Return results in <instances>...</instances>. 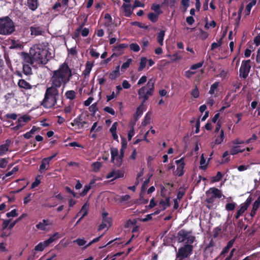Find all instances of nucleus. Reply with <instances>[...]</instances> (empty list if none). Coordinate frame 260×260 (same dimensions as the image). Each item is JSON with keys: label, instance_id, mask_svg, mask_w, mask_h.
Here are the masks:
<instances>
[{"label": "nucleus", "instance_id": "nucleus-9", "mask_svg": "<svg viewBox=\"0 0 260 260\" xmlns=\"http://www.w3.org/2000/svg\"><path fill=\"white\" fill-rule=\"evenodd\" d=\"M175 163L177 166L175 173L178 177H181L184 173V168L185 167V162L184 161V158L182 157L180 159L176 160Z\"/></svg>", "mask_w": 260, "mask_h": 260}, {"label": "nucleus", "instance_id": "nucleus-22", "mask_svg": "<svg viewBox=\"0 0 260 260\" xmlns=\"http://www.w3.org/2000/svg\"><path fill=\"white\" fill-rule=\"evenodd\" d=\"M260 205V201H258V199H257L253 203L252 205V209L250 213V215L251 217H253L255 214L258 208Z\"/></svg>", "mask_w": 260, "mask_h": 260}, {"label": "nucleus", "instance_id": "nucleus-19", "mask_svg": "<svg viewBox=\"0 0 260 260\" xmlns=\"http://www.w3.org/2000/svg\"><path fill=\"white\" fill-rule=\"evenodd\" d=\"M89 205L87 202L85 203L82 207L81 210L77 213V216L82 214V217H84L88 214Z\"/></svg>", "mask_w": 260, "mask_h": 260}, {"label": "nucleus", "instance_id": "nucleus-16", "mask_svg": "<svg viewBox=\"0 0 260 260\" xmlns=\"http://www.w3.org/2000/svg\"><path fill=\"white\" fill-rule=\"evenodd\" d=\"M170 199L171 198L168 196L165 200L161 199L159 201V206L164 211L166 210L168 207H170L171 206Z\"/></svg>", "mask_w": 260, "mask_h": 260}, {"label": "nucleus", "instance_id": "nucleus-43", "mask_svg": "<svg viewBox=\"0 0 260 260\" xmlns=\"http://www.w3.org/2000/svg\"><path fill=\"white\" fill-rule=\"evenodd\" d=\"M230 96V94L228 93L225 96L224 99H223V100L222 102V104L223 105V106H224L226 107V108L230 107L231 105V103L232 102V100L230 102L228 101Z\"/></svg>", "mask_w": 260, "mask_h": 260}, {"label": "nucleus", "instance_id": "nucleus-18", "mask_svg": "<svg viewBox=\"0 0 260 260\" xmlns=\"http://www.w3.org/2000/svg\"><path fill=\"white\" fill-rule=\"evenodd\" d=\"M95 183V180L92 179L90 181V183L89 184L86 185L84 186V187L82 190V191L80 193L79 197H84L86 196L87 193V192L89 191V190L91 188V185L94 184Z\"/></svg>", "mask_w": 260, "mask_h": 260}, {"label": "nucleus", "instance_id": "nucleus-55", "mask_svg": "<svg viewBox=\"0 0 260 260\" xmlns=\"http://www.w3.org/2000/svg\"><path fill=\"white\" fill-rule=\"evenodd\" d=\"M165 34H158L157 40V42L160 46L163 45L164 38Z\"/></svg>", "mask_w": 260, "mask_h": 260}, {"label": "nucleus", "instance_id": "nucleus-40", "mask_svg": "<svg viewBox=\"0 0 260 260\" xmlns=\"http://www.w3.org/2000/svg\"><path fill=\"white\" fill-rule=\"evenodd\" d=\"M16 123L17 125L12 128V129L14 131H18L20 128L22 127L25 125V123L19 118L18 119Z\"/></svg>", "mask_w": 260, "mask_h": 260}, {"label": "nucleus", "instance_id": "nucleus-20", "mask_svg": "<svg viewBox=\"0 0 260 260\" xmlns=\"http://www.w3.org/2000/svg\"><path fill=\"white\" fill-rule=\"evenodd\" d=\"M103 23L106 27H108V30H109V27L112 24V18L109 14H106L105 15Z\"/></svg>", "mask_w": 260, "mask_h": 260}, {"label": "nucleus", "instance_id": "nucleus-53", "mask_svg": "<svg viewBox=\"0 0 260 260\" xmlns=\"http://www.w3.org/2000/svg\"><path fill=\"white\" fill-rule=\"evenodd\" d=\"M68 146L78 147L79 148H83V146L82 145H81L79 143H78V142H75V141L69 143L65 145V147H68Z\"/></svg>", "mask_w": 260, "mask_h": 260}, {"label": "nucleus", "instance_id": "nucleus-4", "mask_svg": "<svg viewBox=\"0 0 260 260\" xmlns=\"http://www.w3.org/2000/svg\"><path fill=\"white\" fill-rule=\"evenodd\" d=\"M178 243L184 244H192L195 241L196 238L192 235L191 231L181 229L177 233L176 237Z\"/></svg>", "mask_w": 260, "mask_h": 260}, {"label": "nucleus", "instance_id": "nucleus-5", "mask_svg": "<svg viewBox=\"0 0 260 260\" xmlns=\"http://www.w3.org/2000/svg\"><path fill=\"white\" fill-rule=\"evenodd\" d=\"M15 28L14 23L9 16L0 18V32H13Z\"/></svg>", "mask_w": 260, "mask_h": 260}, {"label": "nucleus", "instance_id": "nucleus-38", "mask_svg": "<svg viewBox=\"0 0 260 260\" xmlns=\"http://www.w3.org/2000/svg\"><path fill=\"white\" fill-rule=\"evenodd\" d=\"M111 162H114L115 158L118 156V151L116 148H111Z\"/></svg>", "mask_w": 260, "mask_h": 260}, {"label": "nucleus", "instance_id": "nucleus-21", "mask_svg": "<svg viewBox=\"0 0 260 260\" xmlns=\"http://www.w3.org/2000/svg\"><path fill=\"white\" fill-rule=\"evenodd\" d=\"M122 8L125 13V16L126 17H129L132 13L131 5L130 4H124L122 6Z\"/></svg>", "mask_w": 260, "mask_h": 260}, {"label": "nucleus", "instance_id": "nucleus-27", "mask_svg": "<svg viewBox=\"0 0 260 260\" xmlns=\"http://www.w3.org/2000/svg\"><path fill=\"white\" fill-rule=\"evenodd\" d=\"M256 0H252L250 3L248 4L246 6L245 10V15H248L250 13V11L251 8L256 5Z\"/></svg>", "mask_w": 260, "mask_h": 260}, {"label": "nucleus", "instance_id": "nucleus-54", "mask_svg": "<svg viewBox=\"0 0 260 260\" xmlns=\"http://www.w3.org/2000/svg\"><path fill=\"white\" fill-rule=\"evenodd\" d=\"M11 219H5L3 220V223L2 224V231H4L7 228L9 229V223L11 222Z\"/></svg>", "mask_w": 260, "mask_h": 260}, {"label": "nucleus", "instance_id": "nucleus-52", "mask_svg": "<svg viewBox=\"0 0 260 260\" xmlns=\"http://www.w3.org/2000/svg\"><path fill=\"white\" fill-rule=\"evenodd\" d=\"M115 175L114 179H116L119 178H122L124 177V171L121 170H115Z\"/></svg>", "mask_w": 260, "mask_h": 260}, {"label": "nucleus", "instance_id": "nucleus-44", "mask_svg": "<svg viewBox=\"0 0 260 260\" xmlns=\"http://www.w3.org/2000/svg\"><path fill=\"white\" fill-rule=\"evenodd\" d=\"M236 206V203L235 202L227 203L225 205V209L228 211H231L235 209V207Z\"/></svg>", "mask_w": 260, "mask_h": 260}, {"label": "nucleus", "instance_id": "nucleus-26", "mask_svg": "<svg viewBox=\"0 0 260 260\" xmlns=\"http://www.w3.org/2000/svg\"><path fill=\"white\" fill-rule=\"evenodd\" d=\"M93 66L92 63H90L89 61H87L86 63V67L85 70L83 72V75L84 76V78H86V77H89L90 72L91 70L92 67Z\"/></svg>", "mask_w": 260, "mask_h": 260}, {"label": "nucleus", "instance_id": "nucleus-28", "mask_svg": "<svg viewBox=\"0 0 260 260\" xmlns=\"http://www.w3.org/2000/svg\"><path fill=\"white\" fill-rule=\"evenodd\" d=\"M245 150L244 149H241L240 146H235L230 149V153L232 155H236L239 152H243Z\"/></svg>", "mask_w": 260, "mask_h": 260}, {"label": "nucleus", "instance_id": "nucleus-64", "mask_svg": "<svg viewBox=\"0 0 260 260\" xmlns=\"http://www.w3.org/2000/svg\"><path fill=\"white\" fill-rule=\"evenodd\" d=\"M104 110L108 113H110V114H111L112 115H115V111L114 110V109L111 107H105L104 108Z\"/></svg>", "mask_w": 260, "mask_h": 260}, {"label": "nucleus", "instance_id": "nucleus-51", "mask_svg": "<svg viewBox=\"0 0 260 260\" xmlns=\"http://www.w3.org/2000/svg\"><path fill=\"white\" fill-rule=\"evenodd\" d=\"M49 163H47L46 161H45L44 159L43 158L41 161V164L40 166V171L42 173L43 170H47L46 166H49Z\"/></svg>", "mask_w": 260, "mask_h": 260}, {"label": "nucleus", "instance_id": "nucleus-17", "mask_svg": "<svg viewBox=\"0 0 260 260\" xmlns=\"http://www.w3.org/2000/svg\"><path fill=\"white\" fill-rule=\"evenodd\" d=\"M24 63H26L29 65H32L35 62V59H34V57L31 55L30 53L29 54L25 53L24 54V58H23Z\"/></svg>", "mask_w": 260, "mask_h": 260}, {"label": "nucleus", "instance_id": "nucleus-8", "mask_svg": "<svg viewBox=\"0 0 260 260\" xmlns=\"http://www.w3.org/2000/svg\"><path fill=\"white\" fill-rule=\"evenodd\" d=\"M128 44L122 43L117 44L113 46L112 51L114 52L113 56L118 57L124 53V49L128 47Z\"/></svg>", "mask_w": 260, "mask_h": 260}, {"label": "nucleus", "instance_id": "nucleus-61", "mask_svg": "<svg viewBox=\"0 0 260 260\" xmlns=\"http://www.w3.org/2000/svg\"><path fill=\"white\" fill-rule=\"evenodd\" d=\"M18 215L16 209H13L6 214L7 217H16Z\"/></svg>", "mask_w": 260, "mask_h": 260}, {"label": "nucleus", "instance_id": "nucleus-23", "mask_svg": "<svg viewBox=\"0 0 260 260\" xmlns=\"http://www.w3.org/2000/svg\"><path fill=\"white\" fill-rule=\"evenodd\" d=\"M27 5L31 10H36L38 7V2L37 0H27Z\"/></svg>", "mask_w": 260, "mask_h": 260}, {"label": "nucleus", "instance_id": "nucleus-57", "mask_svg": "<svg viewBox=\"0 0 260 260\" xmlns=\"http://www.w3.org/2000/svg\"><path fill=\"white\" fill-rule=\"evenodd\" d=\"M92 166L93 169L95 172L98 171L102 167V164L101 162L96 161L94 162L92 164Z\"/></svg>", "mask_w": 260, "mask_h": 260}, {"label": "nucleus", "instance_id": "nucleus-56", "mask_svg": "<svg viewBox=\"0 0 260 260\" xmlns=\"http://www.w3.org/2000/svg\"><path fill=\"white\" fill-rule=\"evenodd\" d=\"M64 189L68 193L72 194L74 197L77 198H79V196H78L77 194L72 190L69 186H66Z\"/></svg>", "mask_w": 260, "mask_h": 260}, {"label": "nucleus", "instance_id": "nucleus-29", "mask_svg": "<svg viewBox=\"0 0 260 260\" xmlns=\"http://www.w3.org/2000/svg\"><path fill=\"white\" fill-rule=\"evenodd\" d=\"M77 95V92L74 90H68L65 93V96L67 99L73 100L75 99Z\"/></svg>", "mask_w": 260, "mask_h": 260}, {"label": "nucleus", "instance_id": "nucleus-47", "mask_svg": "<svg viewBox=\"0 0 260 260\" xmlns=\"http://www.w3.org/2000/svg\"><path fill=\"white\" fill-rule=\"evenodd\" d=\"M132 58H128L127 59V60L123 63V64L121 66V71H124L127 68H128L131 64V63L132 62Z\"/></svg>", "mask_w": 260, "mask_h": 260}, {"label": "nucleus", "instance_id": "nucleus-45", "mask_svg": "<svg viewBox=\"0 0 260 260\" xmlns=\"http://www.w3.org/2000/svg\"><path fill=\"white\" fill-rule=\"evenodd\" d=\"M19 170V167L18 166H15V167H14L12 170L11 171H9L8 172H7L5 176L3 177V179H5L7 177H8L11 175H12L13 174H14V173H15L16 172H17Z\"/></svg>", "mask_w": 260, "mask_h": 260}, {"label": "nucleus", "instance_id": "nucleus-7", "mask_svg": "<svg viewBox=\"0 0 260 260\" xmlns=\"http://www.w3.org/2000/svg\"><path fill=\"white\" fill-rule=\"evenodd\" d=\"M251 60L250 59L244 60L242 62L239 69V76L243 79H246L251 69Z\"/></svg>", "mask_w": 260, "mask_h": 260}, {"label": "nucleus", "instance_id": "nucleus-6", "mask_svg": "<svg viewBox=\"0 0 260 260\" xmlns=\"http://www.w3.org/2000/svg\"><path fill=\"white\" fill-rule=\"evenodd\" d=\"M193 246L192 244H184L178 249L176 253V260H184L189 257L193 252Z\"/></svg>", "mask_w": 260, "mask_h": 260}, {"label": "nucleus", "instance_id": "nucleus-2", "mask_svg": "<svg viewBox=\"0 0 260 260\" xmlns=\"http://www.w3.org/2000/svg\"><path fill=\"white\" fill-rule=\"evenodd\" d=\"M154 90V82L152 79H150L148 81L146 86H143L138 90L139 99H143V101L141 106L137 108L136 112L134 115V121H131V122H135L136 123V121L141 117L143 113L141 106L148 100L150 96L153 94Z\"/></svg>", "mask_w": 260, "mask_h": 260}, {"label": "nucleus", "instance_id": "nucleus-46", "mask_svg": "<svg viewBox=\"0 0 260 260\" xmlns=\"http://www.w3.org/2000/svg\"><path fill=\"white\" fill-rule=\"evenodd\" d=\"M158 14H155L153 13H150L148 14V18L149 20H150L152 22H156L158 19Z\"/></svg>", "mask_w": 260, "mask_h": 260}, {"label": "nucleus", "instance_id": "nucleus-31", "mask_svg": "<svg viewBox=\"0 0 260 260\" xmlns=\"http://www.w3.org/2000/svg\"><path fill=\"white\" fill-rule=\"evenodd\" d=\"M119 76V67L117 66L115 70L111 72L109 74V78L111 80H115Z\"/></svg>", "mask_w": 260, "mask_h": 260}, {"label": "nucleus", "instance_id": "nucleus-12", "mask_svg": "<svg viewBox=\"0 0 260 260\" xmlns=\"http://www.w3.org/2000/svg\"><path fill=\"white\" fill-rule=\"evenodd\" d=\"M61 238V236L58 232L54 233L52 236L50 237L49 239L43 241V244L46 247H48L50 244L53 243L56 240Z\"/></svg>", "mask_w": 260, "mask_h": 260}, {"label": "nucleus", "instance_id": "nucleus-32", "mask_svg": "<svg viewBox=\"0 0 260 260\" xmlns=\"http://www.w3.org/2000/svg\"><path fill=\"white\" fill-rule=\"evenodd\" d=\"M147 62V58L145 57H142L140 59V62L139 63V67L138 69V71L139 72L142 71L146 67Z\"/></svg>", "mask_w": 260, "mask_h": 260}, {"label": "nucleus", "instance_id": "nucleus-15", "mask_svg": "<svg viewBox=\"0 0 260 260\" xmlns=\"http://www.w3.org/2000/svg\"><path fill=\"white\" fill-rule=\"evenodd\" d=\"M18 86L20 88H23L25 90L31 89L32 87L31 85L23 79H21L18 80Z\"/></svg>", "mask_w": 260, "mask_h": 260}, {"label": "nucleus", "instance_id": "nucleus-41", "mask_svg": "<svg viewBox=\"0 0 260 260\" xmlns=\"http://www.w3.org/2000/svg\"><path fill=\"white\" fill-rule=\"evenodd\" d=\"M130 50L135 52H139L140 50V46L137 43H131L128 45Z\"/></svg>", "mask_w": 260, "mask_h": 260}, {"label": "nucleus", "instance_id": "nucleus-10", "mask_svg": "<svg viewBox=\"0 0 260 260\" xmlns=\"http://www.w3.org/2000/svg\"><path fill=\"white\" fill-rule=\"evenodd\" d=\"M8 71L4 60L0 57V82L6 78Z\"/></svg>", "mask_w": 260, "mask_h": 260}, {"label": "nucleus", "instance_id": "nucleus-63", "mask_svg": "<svg viewBox=\"0 0 260 260\" xmlns=\"http://www.w3.org/2000/svg\"><path fill=\"white\" fill-rule=\"evenodd\" d=\"M8 161L6 158H1L0 159V168H5L6 167Z\"/></svg>", "mask_w": 260, "mask_h": 260}, {"label": "nucleus", "instance_id": "nucleus-39", "mask_svg": "<svg viewBox=\"0 0 260 260\" xmlns=\"http://www.w3.org/2000/svg\"><path fill=\"white\" fill-rule=\"evenodd\" d=\"M200 163L201 165L200 168L201 169L205 170L207 169L208 164H206V159L205 158L203 154H202L201 156V159H200Z\"/></svg>", "mask_w": 260, "mask_h": 260}, {"label": "nucleus", "instance_id": "nucleus-37", "mask_svg": "<svg viewBox=\"0 0 260 260\" xmlns=\"http://www.w3.org/2000/svg\"><path fill=\"white\" fill-rule=\"evenodd\" d=\"M219 82H215L212 85H211L209 93L212 95L214 94L215 91L217 90L218 87L219 86Z\"/></svg>", "mask_w": 260, "mask_h": 260}, {"label": "nucleus", "instance_id": "nucleus-49", "mask_svg": "<svg viewBox=\"0 0 260 260\" xmlns=\"http://www.w3.org/2000/svg\"><path fill=\"white\" fill-rule=\"evenodd\" d=\"M46 247L43 244V242L39 243L35 247V250L38 251H42Z\"/></svg>", "mask_w": 260, "mask_h": 260}, {"label": "nucleus", "instance_id": "nucleus-35", "mask_svg": "<svg viewBox=\"0 0 260 260\" xmlns=\"http://www.w3.org/2000/svg\"><path fill=\"white\" fill-rule=\"evenodd\" d=\"M224 138V132L222 129H221L220 132V135L218 136L215 140V144L217 145L221 144L223 142Z\"/></svg>", "mask_w": 260, "mask_h": 260}, {"label": "nucleus", "instance_id": "nucleus-14", "mask_svg": "<svg viewBox=\"0 0 260 260\" xmlns=\"http://www.w3.org/2000/svg\"><path fill=\"white\" fill-rule=\"evenodd\" d=\"M11 143V140L7 139L5 144L0 145V156L4 155L9 150Z\"/></svg>", "mask_w": 260, "mask_h": 260}, {"label": "nucleus", "instance_id": "nucleus-11", "mask_svg": "<svg viewBox=\"0 0 260 260\" xmlns=\"http://www.w3.org/2000/svg\"><path fill=\"white\" fill-rule=\"evenodd\" d=\"M61 238V236L58 232L54 233L52 236L50 237L49 239L43 241V244L46 247H48L50 244L53 243L56 240Z\"/></svg>", "mask_w": 260, "mask_h": 260}, {"label": "nucleus", "instance_id": "nucleus-34", "mask_svg": "<svg viewBox=\"0 0 260 260\" xmlns=\"http://www.w3.org/2000/svg\"><path fill=\"white\" fill-rule=\"evenodd\" d=\"M129 125L131 126V127L128 131V135H127V138H128V141L131 140L132 137L135 135L134 125H135V122H130Z\"/></svg>", "mask_w": 260, "mask_h": 260}, {"label": "nucleus", "instance_id": "nucleus-36", "mask_svg": "<svg viewBox=\"0 0 260 260\" xmlns=\"http://www.w3.org/2000/svg\"><path fill=\"white\" fill-rule=\"evenodd\" d=\"M222 177V174L220 172L218 171L217 172L216 176H213L211 178V181L212 183L218 182L221 180Z\"/></svg>", "mask_w": 260, "mask_h": 260}, {"label": "nucleus", "instance_id": "nucleus-59", "mask_svg": "<svg viewBox=\"0 0 260 260\" xmlns=\"http://www.w3.org/2000/svg\"><path fill=\"white\" fill-rule=\"evenodd\" d=\"M203 63H204V60H203L201 62H199L197 63L194 64L190 67V69L191 70H196L197 69H199L203 66Z\"/></svg>", "mask_w": 260, "mask_h": 260}, {"label": "nucleus", "instance_id": "nucleus-3", "mask_svg": "<svg viewBox=\"0 0 260 260\" xmlns=\"http://www.w3.org/2000/svg\"><path fill=\"white\" fill-rule=\"evenodd\" d=\"M30 54L33 56L35 62L40 64H47L52 57L48 47L44 43L34 45L30 49Z\"/></svg>", "mask_w": 260, "mask_h": 260}, {"label": "nucleus", "instance_id": "nucleus-58", "mask_svg": "<svg viewBox=\"0 0 260 260\" xmlns=\"http://www.w3.org/2000/svg\"><path fill=\"white\" fill-rule=\"evenodd\" d=\"M19 118L24 123L28 122L31 120V117L27 115H23Z\"/></svg>", "mask_w": 260, "mask_h": 260}, {"label": "nucleus", "instance_id": "nucleus-13", "mask_svg": "<svg viewBox=\"0 0 260 260\" xmlns=\"http://www.w3.org/2000/svg\"><path fill=\"white\" fill-rule=\"evenodd\" d=\"M82 115L80 114L74 119L73 121L71 123V124L72 126L75 127L76 129H80L82 128Z\"/></svg>", "mask_w": 260, "mask_h": 260}, {"label": "nucleus", "instance_id": "nucleus-42", "mask_svg": "<svg viewBox=\"0 0 260 260\" xmlns=\"http://www.w3.org/2000/svg\"><path fill=\"white\" fill-rule=\"evenodd\" d=\"M213 237L216 238L218 237L219 235L222 233V228L221 226H218L213 229Z\"/></svg>", "mask_w": 260, "mask_h": 260}, {"label": "nucleus", "instance_id": "nucleus-1", "mask_svg": "<svg viewBox=\"0 0 260 260\" xmlns=\"http://www.w3.org/2000/svg\"><path fill=\"white\" fill-rule=\"evenodd\" d=\"M72 76V69L66 62L61 64L57 70L52 71L50 78L51 85L47 88L41 105L45 108L54 107L58 99V89L62 85L64 87Z\"/></svg>", "mask_w": 260, "mask_h": 260}, {"label": "nucleus", "instance_id": "nucleus-33", "mask_svg": "<svg viewBox=\"0 0 260 260\" xmlns=\"http://www.w3.org/2000/svg\"><path fill=\"white\" fill-rule=\"evenodd\" d=\"M38 128L35 126H33L31 129L28 132L23 134V137L26 139H29L32 136V135L38 130Z\"/></svg>", "mask_w": 260, "mask_h": 260}, {"label": "nucleus", "instance_id": "nucleus-62", "mask_svg": "<svg viewBox=\"0 0 260 260\" xmlns=\"http://www.w3.org/2000/svg\"><path fill=\"white\" fill-rule=\"evenodd\" d=\"M191 95L194 98H198L199 96V91L197 86L192 90Z\"/></svg>", "mask_w": 260, "mask_h": 260}, {"label": "nucleus", "instance_id": "nucleus-24", "mask_svg": "<svg viewBox=\"0 0 260 260\" xmlns=\"http://www.w3.org/2000/svg\"><path fill=\"white\" fill-rule=\"evenodd\" d=\"M209 191L213 195V197L215 198H217L220 199L222 197V193L221 191L215 187L210 188L209 190Z\"/></svg>", "mask_w": 260, "mask_h": 260}, {"label": "nucleus", "instance_id": "nucleus-30", "mask_svg": "<svg viewBox=\"0 0 260 260\" xmlns=\"http://www.w3.org/2000/svg\"><path fill=\"white\" fill-rule=\"evenodd\" d=\"M22 70L23 74L26 76L32 74L31 68L29 64L23 63Z\"/></svg>", "mask_w": 260, "mask_h": 260}, {"label": "nucleus", "instance_id": "nucleus-25", "mask_svg": "<svg viewBox=\"0 0 260 260\" xmlns=\"http://www.w3.org/2000/svg\"><path fill=\"white\" fill-rule=\"evenodd\" d=\"M247 207L245 206L243 204H241L239 210H238L237 212L235 215V218L236 219H238L240 216H241L247 209Z\"/></svg>", "mask_w": 260, "mask_h": 260}, {"label": "nucleus", "instance_id": "nucleus-50", "mask_svg": "<svg viewBox=\"0 0 260 260\" xmlns=\"http://www.w3.org/2000/svg\"><path fill=\"white\" fill-rule=\"evenodd\" d=\"M88 109L90 112H92L93 115H94L96 112L98 111L96 103H95L89 106Z\"/></svg>", "mask_w": 260, "mask_h": 260}, {"label": "nucleus", "instance_id": "nucleus-60", "mask_svg": "<svg viewBox=\"0 0 260 260\" xmlns=\"http://www.w3.org/2000/svg\"><path fill=\"white\" fill-rule=\"evenodd\" d=\"M74 243H76L79 246H81L84 245L86 241L84 239L78 238L74 241Z\"/></svg>", "mask_w": 260, "mask_h": 260}, {"label": "nucleus", "instance_id": "nucleus-48", "mask_svg": "<svg viewBox=\"0 0 260 260\" xmlns=\"http://www.w3.org/2000/svg\"><path fill=\"white\" fill-rule=\"evenodd\" d=\"M123 158L117 156L115 158L114 162H112L117 167H120L122 164Z\"/></svg>", "mask_w": 260, "mask_h": 260}]
</instances>
